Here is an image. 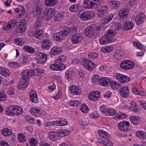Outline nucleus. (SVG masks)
I'll list each match as a JSON object with an SVG mask.
<instances>
[{
    "instance_id": "bf43d9fd",
    "label": "nucleus",
    "mask_w": 146,
    "mask_h": 146,
    "mask_svg": "<svg viewBox=\"0 0 146 146\" xmlns=\"http://www.w3.org/2000/svg\"><path fill=\"white\" fill-rule=\"evenodd\" d=\"M80 104V102L78 100H72L69 103V105L71 106H77Z\"/></svg>"
},
{
    "instance_id": "4c0bfd02",
    "label": "nucleus",
    "mask_w": 146,
    "mask_h": 146,
    "mask_svg": "<svg viewBox=\"0 0 146 146\" xmlns=\"http://www.w3.org/2000/svg\"><path fill=\"white\" fill-rule=\"evenodd\" d=\"M134 46L138 49L141 50H145V48L144 46L137 41H134L133 42Z\"/></svg>"
},
{
    "instance_id": "4be33fe9",
    "label": "nucleus",
    "mask_w": 146,
    "mask_h": 146,
    "mask_svg": "<svg viewBox=\"0 0 146 146\" xmlns=\"http://www.w3.org/2000/svg\"><path fill=\"white\" fill-rule=\"evenodd\" d=\"M70 91L73 95H78L80 94L81 90L78 86L72 85L70 88Z\"/></svg>"
},
{
    "instance_id": "5fc2aeb1",
    "label": "nucleus",
    "mask_w": 146,
    "mask_h": 146,
    "mask_svg": "<svg viewBox=\"0 0 146 146\" xmlns=\"http://www.w3.org/2000/svg\"><path fill=\"white\" fill-rule=\"evenodd\" d=\"M42 9L41 7H37L35 8V14L36 15L37 17H39L42 14Z\"/></svg>"
},
{
    "instance_id": "6e6552de",
    "label": "nucleus",
    "mask_w": 146,
    "mask_h": 146,
    "mask_svg": "<svg viewBox=\"0 0 146 146\" xmlns=\"http://www.w3.org/2000/svg\"><path fill=\"white\" fill-rule=\"evenodd\" d=\"M95 29L94 25H91L87 27L85 30L84 33L85 35L89 37L96 35Z\"/></svg>"
},
{
    "instance_id": "2eb2a0df",
    "label": "nucleus",
    "mask_w": 146,
    "mask_h": 146,
    "mask_svg": "<svg viewBox=\"0 0 146 146\" xmlns=\"http://www.w3.org/2000/svg\"><path fill=\"white\" fill-rule=\"evenodd\" d=\"M66 67V65H62V66L56 62L54 64H51L49 66V68L51 70L56 71H61L65 69Z\"/></svg>"
},
{
    "instance_id": "f704fd0d",
    "label": "nucleus",
    "mask_w": 146,
    "mask_h": 146,
    "mask_svg": "<svg viewBox=\"0 0 146 146\" xmlns=\"http://www.w3.org/2000/svg\"><path fill=\"white\" fill-rule=\"evenodd\" d=\"M65 61V57L63 55H62L59 57L58 59L56 60L55 62L62 66V65H65L63 64V63Z\"/></svg>"
},
{
    "instance_id": "58836bf2",
    "label": "nucleus",
    "mask_w": 146,
    "mask_h": 146,
    "mask_svg": "<svg viewBox=\"0 0 146 146\" xmlns=\"http://www.w3.org/2000/svg\"><path fill=\"white\" fill-rule=\"evenodd\" d=\"M1 133L5 136H7L11 135L12 133V131L11 129L6 128L3 129Z\"/></svg>"
},
{
    "instance_id": "052dcab7",
    "label": "nucleus",
    "mask_w": 146,
    "mask_h": 146,
    "mask_svg": "<svg viewBox=\"0 0 146 146\" xmlns=\"http://www.w3.org/2000/svg\"><path fill=\"white\" fill-rule=\"evenodd\" d=\"M100 111L103 114L106 115H107V112L108 109L104 105L101 106L100 107Z\"/></svg>"
},
{
    "instance_id": "c03bdc74",
    "label": "nucleus",
    "mask_w": 146,
    "mask_h": 146,
    "mask_svg": "<svg viewBox=\"0 0 146 146\" xmlns=\"http://www.w3.org/2000/svg\"><path fill=\"white\" fill-rule=\"evenodd\" d=\"M78 4H75L71 5L69 8V10L71 12H75L78 11L79 8Z\"/></svg>"
},
{
    "instance_id": "13d9d810",
    "label": "nucleus",
    "mask_w": 146,
    "mask_h": 146,
    "mask_svg": "<svg viewBox=\"0 0 146 146\" xmlns=\"http://www.w3.org/2000/svg\"><path fill=\"white\" fill-rule=\"evenodd\" d=\"M72 76V72L70 71H67L65 72V77L68 81H70Z\"/></svg>"
},
{
    "instance_id": "ea45409f",
    "label": "nucleus",
    "mask_w": 146,
    "mask_h": 146,
    "mask_svg": "<svg viewBox=\"0 0 146 146\" xmlns=\"http://www.w3.org/2000/svg\"><path fill=\"white\" fill-rule=\"evenodd\" d=\"M136 135L141 139H146V133L142 131H139L136 133Z\"/></svg>"
},
{
    "instance_id": "a19ab883",
    "label": "nucleus",
    "mask_w": 146,
    "mask_h": 146,
    "mask_svg": "<svg viewBox=\"0 0 146 146\" xmlns=\"http://www.w3.org/2000/svg\"><path fill=\"white\" fill-rule=\"evenodd\" d=\"M57 136L56 131L50 132L48 133V136L49 139L53 141H56L57 140L56 138Z\"/></svg>"
},
{
    "instance_id": "603ef678",
    "label": "nucleus",
    "mask_w": 146,
    "mask_h": 146,
    "mask_svg": "<svg viewBox=\"0 0 146 146\" xmlns=\"http://www.w3.org/2000/svg\"><path fill=\"white\" fill-rule=\"evenodd\" d=\"M127 117V115L125 114L122 112H119L114 117V118L115 119H124Z\"/></svg>"
},
{
    "instance_id": "9d476101",
    "label": "nucleus",
    "mask_w": 146,
    "mask_h": 146,
    "mask_svg": "<svg viewBox=\"0 0 146 146\" xmlns=\"http://www.w3.org/2000/svg\"><path fill=\"white\" fill-rule=\"evenodd\" d=\"M17 23V21L15 20H12L9 23H4L3 29L6 31L11 30L15 27Z\"/></svg>"
},
{
    "instance_id": "09e8293b",
    "label": "nucleus",
    "mask_w": 146,
    "mask_h": 146,
    "mask_svg": "<svg viewBox=\"0 0 146 146\" xmlns=\"http://www.w3.org/2000/svg\"><path fill=\"white\" fill-rule=\"evenodd\" d=\"M116 33V32L114 30L111 29L107 31L105 34L110 38H111L112 37L115 35Z\"/></svg>"
},
{
    "instance_id": "7ed1b4c3",
    "label": "nucleus",
    "mask_w": 146,
    "mask_h": 146,
    "mask_svg": "<svg viewBox=\"0 0 146 146\" xmlns=\"http://www.w3.org/2000/svg\"><path fill=\"white\" fill-rule=\"evenodd\" d=\"M35 71L32 69L25 70L21 73V78L23 81H29L30 76H36Z\"/></svg>"
},
{
    "instance_id": "c9c22d12",
    "label": "nucleus",
    "mask_w": 146,
    "mask_h": 146,
    "mask_svg": "<svg viewBox=\"0 0 146 146\" xmlns=\"http://www.w3.org/2000/svg\"><path fill=\"white\" fill-rule=\"evenodd\" d=\"M13 42L16 45L21 46L24 44L25 42L22 38H19L14 39Z\"/></svg>"
},
{
    "instance_id": "49530a36",
    "label": "nucleus",
    "mask_w": 146,
    "mask_h": 146,
    "mask_svg": "<svg viewBox=\"0 0 146 146\" xmlns=\"http://www.w3.org/2000/svg\"><path fill=\"white\" fill-rule=\"evenodd\" d=\"M15 116L19 115L22 114L23 113L22 108L18 106L15 105Z\"/></svg>"
},
{
    "instance_id": "f3484780",
    "label": "nucleus",
    "mask_w": 146,
    "mask_h": 146,
    "mask_svg": "<svg viewBox=\"0 0 146 146\" xmlns=\"http://www.w3.org/2000/svg\"><path fill=\"white\" fill-rule=\"evenodd\" d=\"M31 113L34 115L38 116L43 114L44 111L40 108H33L30 110Z\"/></svg>"
},
{
    "instance_id": "a878e982",
    "label": "nucleus",
    "mask_w": 146,
    "mask_h": 146,
    "mask_svg": "<svg viewBox=\"0 0 146 146\" xmlns=\"http://www.w3.org/2000/svg\"><path fill=\"white\" fill-rule=\"evenodd\" d=\"M30 96L31 100L34 103H36L38 101V98L37 94L35 91H32L30 93Z\"/></svg>"
},
{
    "instance_id": "ddd939ff",
    "label": "nucleus",
    "mask_w": 146,
    "mask_h": 146,
    "mask_svg": "<svg viewBox=\"0 0 146 146\" xmlns=\"http://www.w3.org/2000/svg\"><path fill=\"white\" fill-rule=\"evenodd\" d=\"M101 94V92L98 91H92L89 94L88 98L92 101H97L100 98Z\"/></svg>"
},
{
    "instance_id": "72a5a7b5",
    "label": "nucleus",
    "mask_w": 146,
    "mask_h": 146,
    "mask_svg": "<svg viewBox=\"0 0 146 146\" xmlns=\"http://www.w3.org/2000/svg\"><path fill=\"white\" fill-rule=\"evenodd\" d=\"M56 125L59 126H63L66 125L68 124V121L66 119H59L58 120L56 121Z\"/></svg>"
},
{
    "instance_id": "864d4df0",
    "label": "nucleus",
    "mask_w": 146,
    "mask_h": 146,
    "mask_svg": "<svg viewBox=\"0 0 146 146\" xmlns=\"http://www.w3.org/2000/svg\"><path fill=\"white\" fill-rule=\"evenodd\" d=\"M113 49V47L110 46H106L102 48L101 51L104 53H108L112 51Z\"/></svg>"
},
{
    "instance_id": "1a4fd4ad",
    "label": "nucleus",
    "mask_w": 146,
    "mask_h": 146,
    "mask_svg": "<svg viewBox=\"0 0 146 146\" xmlns=\"http://www.w3.org/2000/svg\"><path fill=\"white\" fill-rule=\"evenodd\" d=\"M83 66L88 70L91 71L96 66V64L88 60L84 59L83 60Z\"/></svg>"
},
{
    "instance_id": "6ab92c4d",
    "label": "nucleus",
    "mask_w": 146,
    "mask_h": 146,
    "mask_svg": "<svg viewBox=\"0 0 146 146\" xmlns=\"http://www.w3.org/2000/svg\"><path fill=\"white\" fill-rule=\"evenodd\" d=\"M44 14L45 16L49 20L55 15V11L52 8L47 9L45 10Z\"/></svg>"
},
{
    "instance_id": "423d86ee",
    "label": "nucleus",
    "mask_w": 146,
    "mask_h": 146,
    "mask_svg": "<svg viewBox=\"0 0 146 146\" xmlns=\"http://www.w3.org/2000/svg\"><path fill=\"white\" fill-rule=\"evenodd\" d=\"M120 65L122 68L126 70L132 69L134 66V63L128 60H123L121 62Z\"/></svg>"
},
{
    "instance_id": "c756f323",
    "label": "nucleus",
    "mask_w": 146,
    "mask_h": 146,
    "mask_svg": "<svg viewBox=\"0 0 146 146\" xmlns=\"http://www.w3.org/2000/svg\"><path fill=\"white\" fill-rule=\"evenodd\" d=\"M110 82V78L107 77H102L100 80V84L103 86H106L108 85Z\"/></svg>"
},
{
    "instance_id": "680f3d73",
    "label": "nucleus",
    "mask_w": 146,
    "mask_h": 146,
    "mask_svg": "<svg viewBox=\"0 0 146 146\" xmlns=\"http://www.w3.org/2000/svg\"><path fill=\"white\" fill-rule=\"evenodd\" d=\"M81 111L84 113H87L88 111V109L87 105L84 104H83L81 107Z\"/></svg>"
},
{
    "instance_id": "79ce46f5",
    "label": "nucleus",
    "mask_w": 146,
    "mask_h": 146,
    "mask_svg": "<svg viewBox=\"0 0 146 146\" xmlns=\"http://www.w3.org/2000/svg\"><path fill=\"white\" fill-rule=\"evenodd\" d=\"M126 10V9H123L119 11V16L122 19L126 18L128 13Z\"/></svg>"
},
{
    "instance_id": "e433bc0d",
    "label": "nucleus",
    "mask_w": 146,
    "mask_h": 146,
    "mask_svg": "<svg viewBox=\"0 0 146 146\" xmlns=\"http://www.w3.org/2000/svg\"><path fill=\"white\" fill-rule=\"evenodd\" d=\"M61 50L58 47H54L51 50L50 54L52 55H55L60 53Z\"/></svg>"
},
{
    "instance_id": "338daca9",
    "label": "nucleus",
    "mask_w": 146,
    "mask_h": 146,
    "mask_svg": "<svg viewBox=\"0 0 146 146\" xmlns=\"http://www.w3.org/2000/svg\"><path fill=\"white\" fill-rule=\"evenodd\" d=\"M42 20L38 18L35 22L34 25V27L36 29L39 28L41 25Z\"/></svg>"
},
{
    "instance_id": "de8ad7c7",
    "label": "nucleus",
    "mask_w": 146,
    "mask_h": 146,
    "mask_svg": "<svg viewBox=\"0 0 146 146\" xmlns=\"http://www.w3.org/2000/svg\"><path fill=\"white\" fill-rule=\"evenodd\" d=\"M57 3V1L56 0H46L44 4L46 6H50L56 4Z\"/></svg>"
},
{
    "instance_id": "a211bd4d",
    "label": "nucleus",
    "mask_w": 146,
    "mask_h": 146,
    "mask_svg": "<svg viewBox=\"0 0 146 146\" xmlns=\"http://www.w3.org/2000/svg\"><path fill=\"white\" fill-rule=\"evenodd\" d=\"M114 40L111 38H110L106 34L102 36L100 39V44L103 45L108 43L113 42Z\"/></svg>"
},
{
    "instance_id": "f03ea898",
    "label": "nucleus",
    "mask_w": 146,
    "mask_h": 146,
    "mask_svg": "<svg viewBox=\"0 0 146 146\" xmlns=\"http://www.w3.org/2000/svg\"><path fill=\"white\" fill-rule=\"evenodd\" d=\"M70 31L69 28L66 27L62 31L56 33L54 35V39L58 42L61 41L65 36L70 33Z\"/></svg>"
},
{
    "instance_id": "0eeeda50",
    "label": "nucleus",
    "mask_w": 146,
    "mask_h": 146,
    "mask_svg": "<svg viewBox=\"0 0 146 146\" xmlns=\"http://www.w3.org/2000/svg\"><path fill=\"white\" fill-rule=\"evenodd\" d=\"M94 13L91 11L85 12L81 14L80 18L83 21H85L90 20L94 17Z\"/></svg>"
},
{
    "instance_id": "774afa93",
    "label": "nucleus",
    "mask_w": 146,
    "mask_h": 146,
    "mask_svg": "<svg viewBox=\"0 0 146 146\" xmlns=\"http://www.w3.org/2000/svg\"><path fill=\"white\" fill-rule=\"evenodd\" d=\"M131 110L136 112L138 111V109L137 106V104L134 102H132L131 103Z\"/></svg>"
},
{
    "instance_id": "39448f33",
    "label": "nucleus",
    "mask_w": 146,
    "mask_h": 146,
    "mask_svg": "<svg viewBox=\"0 0 146 146\" xmlns=\"http://www.w3.org/2000/svg\"><path fill=\"white\" fill-rule=\"evenodd\" d=\"M36 63L38 64L43 63L46 61L47 56L44 53L39 52H36L35 53Z\"/></svg>"
},
{
    "instance_id": "5701e85b",
    "label": "nucleus",
    "mask_w": 146,
    "mask_h": 146,
    "mask_svg": "<svg viewBox=\"0 0 146 146\" xmlns=\"http://www.w3.org/2000/svg\"><path fill=\"white\" fill-rule=\"evenodd\" d=\"M145 16V15L143 13H139L135 18V21L137 25H139L143 22L144 20Z\"/></svg>"
},
{
    "instance_id": "4468645a",
    "label": "nucleus",
    "mask_w": 146,
    "mask_h": 146,
    "mask_svg": "<svg viewBox=\"0 0 146 146\" xmlns=\"http://www.w3.org/2000/svg\"><path fill=\"white\" fill-rule=\"evenodd\" d=\"M26 27L27 23L25 20H22L17 27V31L19 33L24 32L26 29Z\"/></svg>"
},
{
    "instance_id": "f257e3e1",
    "label": "nucleus",
    "mask_w": 146,
    "mask_h": 146,
    "mask_svg": "<svg viewBox=\"0 0 146 146\" xmlns=\"http://www.w3.org/2000/svg\"><path fill=\"white\" fill-rule=\"evenodd\" d=\"M98 133L100 136L104 139L99 141V143L106 146H112L113 143L109 139L110 137L109 134L103 130H98Z\"/></svg>"
},
{
    "instance_id": "473e14b6",
    "label": "nucleus",
    "mask_w": 146,
    "mask_h": 146,
    "mask_svg": "<svg viewBox=\"0 0 146 146\" xmlns=\"http://www.w3.org/2000/svg\"><path fill=\"white\" fill-rule=\"evenodd\" d=\"M29 81H23L22 83H19L17 85V87L19 89L22 90L27 88L28 85Z\"/></svg>"
},
{
    "instance_id": "3c124183",
    "label": "nucleus",
    "mask_w": 146,
    "mask_h": 146,
    "mask_svg": "<svg viewBox=\"0 0 146 146\" xmlns=\"http://www.w3.org/2000/svg\"><path fill=\"white\" fill-rule=\"evenodd\" d=\"M18 138L19 141L21 142L25 141L26 140V136L22 133H20L18 134Z\"/></svg>"
},
{
    "instance_id": "f8f14e48",
    "label": "nucleus",
    "mask_w": 146,
    "mask_h": 146,
    "mask_svg": "<svg viewBox=\"0 0 146 146\" xmlns=\"http://www.w3.org/2000/svg\"><path fill=\"white\" fill-rule=\"evenodd\" d=\"M129 123L127 121H125L118 123V127L119 129L123 132L127 131L129 126Z\"/></svg>"
},
{
    "instance_id": "9b49d317",
    "label": "nucleus",
    "mask_w": 146,
    "mask_h": 146,
    "mask_svg": "<svg viewBox=\"0 0 146 146\" xmlns=\"http://www.w3.org/2000/svg\"><path fill=\"white\" fill-rule=\"evenodd\" d=\"M97 7L96 8V11H98V15L100 17H103V15L108 9L107 6L102 5H100L98 4Z\"/></svg>"
},
{
    "instance_id": "0e129e2a",
    "label": "nucleus",
    "mask_w": 146,
    "mask_h": 146,
    "mask_svg": "<svg viewBox=\"0 0 146 146\" xmlns=\"http://www.w3.org/2000/svg\"><path fill=\"white\" fill-rule=\"evenodd\" d=\"M29 144L31 146H36L37 141L35 138H30L29 141Z\"/></svg>"
},
{
    "instance_id": "c85d7f7f",
    "label": "nucleus",
    "mask_w": 146,
    "mask_h": 146,
    "mask_svg": "<svg viewBox=\"0 0 146 146\" xmlns=\"http://www.w3.org/2000/svg\"><path fill=\"white\" fill-rule=\"evenodd\" d=\"M0 74L5 77H9L10 73L9 70L4 67H0Z\"/></svg>"
},
{
    "instance_id": "aec40b11",
    "label": "nucleus",
    "mask_w": 146,
    "mask_h": 146,
    "mask_svg": "<svg viewBox=\"0 0 146 146\" xmlns=\"http://www.w3.org/2000/svg\"><path fill=\"white\" fill-rule=\"evenodd\" d=\"M15 105H12L9 106L6 110V115L11 116H15Z\"/></svg>"
},
{
    "instance_id": "412c9836",
    "label": "nucleus",
    "mask_w": 146,
    "mask_h": 146,
    "mask_svg": "<svg viewBox=\"0 0 146 146\" xmlns=\"http://www.w3.org/2000/svg\"><path fill=\"white\" fill-rule=\"evenodd\" d=\"M82 37L80 34H76L73 35L71 39L72 42L74 44L80 43L82 40Z\"/></svg>"
},
{
    "instance_id": "e2e57ef3",
    "label": "nucleus",
    "mask_w": 146,
    "mask_h": 146,
    "mask_svg": "<svg viewBox=\"0 0 146 146\" xmlns=\"http://www.w3.org/2000/svg\"><path fill=\"white\" fill-rule=\"evenodd\" d=\"M6 96L4 92L2 91H0V102L6 100Z\"/></svg>"
},
{
    "instance_id": "b1692460",
    "label": "nucleus",
    "mask_w": 146,
    "mask_h": 146,
    "mask_svg": "<svg viewBox=\"0 0 146 146\" xmlns=\"http://www.w3.org/2000/svg\"><path fill=\"white\" fill-rule=\"evenodd\" d=\"M129 90L127 86H125L122 88L119 92L120 95L124 98L127 97L129 95Z\"/></svg>"
},
{
    "instance_id": "4d7b16f0",
    "label": "nucleus",
    "mask_w": 146,
    "mask_h": 146,
    "mask_svg": "<svg viewBox=\"0 0 146 146\" xmlns=\"http://www.w3.org/2000/svg\"><path fill=\"white\" fill-rule=\"evenodd\" d=\"M111 8H116L119 6V2L117 1H111L110 4Z\"/></svg>"
},
{
    "instance_id": "bb28decb",
    "label": "nucleus",
    "mask_w": 146,
    "mask_h": 146,
    "mask_svg": "<svg viewBox=\"0 0 146 146\" xmlns=\"http://www.w3.org/2000/svg\"><path fill=\"white\" fill-rule=\"evenodd\" d=\"M123 29L125 30H130L133 28L134 25L130 21H126L123 24Z\"/></svg>"
},
{
    "instance_id": "37998d69",
    "label": "nucleus",
    "mask_w": 146,
    "mask_h": 146,
    "mask_svg": "<svg viewBox=\"0 0 146 146\" xmlns=\"http://www.w3.org/2000/svg\"><path fill=\"white\" fill-rule=\"evenodd\" d=\"M23 50L30 54H33L35 52V49L33 47L29 46H24Z\"/></svg>"
},
{
    "instance_id": "dca6fc26",
    "label": "nucleus",
    "mask_w": 146,
    "mask_h": 146,
    "mask_svg": "<svg viewBox=\"0 0 146 146\" xmlns=\"http://www.w3.org/2000/svg\"><path fill=\"white\" fill-rule=\"evenodd\" d=\"M116 78L121 82L125 83L129 81V78L125 75L117 73V74Z\"/></svg>"
},
{
    "instance_id": "8fccbe9b",
    "label": "nucleus",
    "mask_w": 146,
    "mask_h": 146,
    "mask_svg": "<svg viewBox=\"0 0 146 146\" xmlns=\"http://www.w3.org/2000/svg\"><path fill=\"white\" fill-rule=\"evenodd\" d=\"M43 35V32L42 31L41 29H39L35 32L34 34V36L36 38H40V37Z\"/></svg>"
},
{
    "instance_id": "20e7f679",
    "label": "nucleus",
    "mask_w": 146,
    "mask_h": 146,
    "mask_svg": "<svg viewBox=\"0 0 146 146\" xmlns=\"http://www.w3.org/2000/svg\"><path fill=\"white\" fill-rule=\"evenodd\" d=\"M101 2L100 1L97 0H85L84 2V7L86 9H92L98 5V3H100Z\"/></svg>"
},
{
    "instance_id": "7c9ffc66",
    "label": "nucleus",
    "mask_w": 146,
    "mask_h": 146,
    "mask_svg": "<svg viewBox=\"0 0 146 146\" xmlns=\"http://www.w3.org/2000/svg\"><path fill=\"white\" fill-rule=\"evenodd\" d=\"M113 17V14L112 13H108L106 17L103 20L102 23L106 24L109 23Z\"/></svg>"
},
{
    "instance_id": "69168bd1",
    "label": "nucleus",
    "mask_w": 146,
    "mask_h": 146,
    "mask_svg": "<svg viewBox=\"0 0 146 146\" xmlns=\"http://www.w3.org/2000/svg\"><path fill=\"white\" fill-rule=\"evenodd\" d=\"M116 111L113 109H108L107 112V116H113L116 114Z\"/></svg>"
},
{
    "instance_id": "a18cd8bd",
    "label": "nucleus",
    "mask_w": 146,
    "mask_h": 146,
    "mask_svg": "<svg viewBox=\"0 0 146 146\" xmlns=\"http://www.w3.org/2000/svg\"><path fill=\"white\" fill-rule=\"evenodd\" d=\"M100 79L99 78V76L97 74L94 75L92 78L91 80L92 82L95 84H100Z\"/></svg>"
},
{
    "instance_id": "cd10ccee",
    "label": "nucleus",
    "mask_w": 146,
    "mask_h": 146,
    "mask_svg": "<svg viewBox=\"0 0 146 146\" xmlns=\"http://www.w3.org/2000/svg\"><path fill=\"white\" fill-rule=\"evenodd\" d=\"M129 119L131 122L134 125H138L141 122L140 118L136 116H131Z\"/></svg>"
},
{
    "instance_id": "2f4dec72",
    "label": "nucleus",
    "mask_w": 146,
    "mask_h": 146,
    "mask_svg": "<svg viewBox=\"0 0 146 146\" xmlns=\"http://www.w3.org/2000/svg\"><path fill=\"white\" fill-rule=\"evenodd\" d=\"M51 42L48 39H46L44 40L42 45V48L43 49H48L51 44Z\"/></svg>"
},
{
    "instance_id": "6e6d98bb",
    "label": "nucleus",
    "mask_w": 146,
    "mask_h": 146,
    "mask_svg": "<svg viewBox=\"0 0 146 146\" xmlns=\"http://www.w3.org/2000/svg\"><path fill=\"white\" fill-rule=\"evenodd\" d=\"M110 86L113 89H118V88L120 87V85L118 83L115 81H110Z\"/></svg>"
},
{
    "instance_id": "393cba45",
    "label": "nucleus",
    "mask_w": 146,
    "mask_h": 146,
    "mask_svg": "<svg viewBox=\"0 0 146 146\" xmlns=\"http://www.w3.org/2000/svg\"><path fill=\"white\" fill-rule=\"evenodd\" d=\"M57 136L60 137H63L68 135L69 131L66 129H59L56 131Z\"/></svg>"
}]
</instances>
